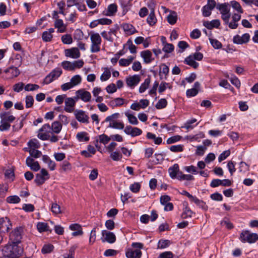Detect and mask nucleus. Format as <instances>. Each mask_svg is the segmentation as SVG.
I'll return each instance as SVG.
<instances>
[{
  "label": "nucleus",
  "instance_id": "nucleus-36",
  "mask_svg": "<svg viewBox=\"0 0 258 258\" xmlns=\"http://www.w3.org/2000/svg\"><path fill=\"white\" fill-rule=\"evenodd\" d=\"M150 82V78L149 77L146 78L144 82L141 84L139 88V92L141 93L144 92L149 87Z\"/></svg>",
  "mask_w": 258,
  "mask_h": 258
},
{
  "label": "nucleus",
  "instance_id": "nucleus-43",
  "mask_svg": "<svg viewBox=\"0 0 258 258\" xmlns=\"http://www.w3.org/2000/svg\"><path fill=\"white\" fill-rule=\"evenodd\" d=\"M125 115L127 117L128 121L130 123L134 125H137L139 123L137 117L128 112H125Z\"/></svg>",
  "mask_w": 258,
  "mask_h": 258
},
{
  "label": "nucleus",
  "instance_id": "nucleus-31",
  "mask_svg": "<svg viewBox=\"0 0 258 258\" xmlns=\"http://www.w3.org/2000/svg\"><path fill=\"white\" fill-rule=\"evenodd\" d=\"M62 128V125L60 122L58 121H55L52 122L51 129L52 130L53 132L55 134H58L60 133Z\"/></svg>",
  "mask_w": 258,
  "mask_h": 258
},
{
  "label": "nucleus",
  "instance_id": "nucleus-53",
  "mask_svg": "<svg viewBox=\"0 0 258 258\" xmlns=\"http://www.w3.org/2000/svg\"><path fill=\"white\" fill-rule=\"evenodd\" d=\"M196 121L197 119L195 118H192L191 119L187 120L184 124V127L187 130L194 128L195 126L198 124V123H197L195 125H192V124L196 122Z\"/></svg>",
  "mask_w": 258,
  "mask_h": 258
},
{
  "label": "nucleus",
  "instance_id": "nucleus-47",
  "mask_svg": "<svg viewBox=\"0 0 258 258\" xmlns=\"http://www.w3.org/2000/svg\"><path fill=\"white\" fill-rule=\"evenodd\" d=\"M210 42L215 49H220L222 48V43L216 39L209 38Z\"/></svg>",
  "mask_w": 258,
  "mask_h": 258
},
{
  "label": "nucleus",
  "instance_id": "nucleus-13",
  "mask_svg": "<svg viewBox=\"0 0 258 258\" xmlns=\"http://www.w3.org/2000/svg\"><path fill=\"white\" fill-rule=\"evenodd\" d=\"M76 101L71 97L66 98L64 110L67 112H72L74 110Z\"/></svg>",
  "mask_w": 258,
  "mask_h": 258
},
{
  "label": "nucleus",
  "instance_id": "nucleus-33",
  "mask_svg": "<svg viewBox=\"0 0 258 258\" xmlns=\"http://www.w3.org/2000/svg\"><path fill=\"white\" fill-rule=\"evenodd\" d=\"M194 214H195V213L192 211L188 206H186L183 209V211L181 214V218L182 219L191 218Z\"/></svg>",
  "mask_w": 258,
  "mask_h": 258
},
{
  "label": "nucleus",
  "instance_id": "nucleus-59",
  "mask_svg": "<svg viewBox=\"0 0 258 258\" xmlns=\"http://www.w3.org/2000/svg\"><path fill=\"white\" fill-rule=\"evenodd\" d=\"M61 168L63 171H67L72 169V165L69 161L64 160L61 164Z\"/></svg>",
  "mask_w": 258,
  "mask_h": 258
},
{
  "label": "nucleus",
  "instance_id": "nucleus-34",
  "mask_svg": "<svg viewBox=\"0 0 258 258\" xmlns=\"http://www.w3.org/2000/svg\"><path fill=\"white\" fill-rule=\"evenodd\" d=\"M117 6L115 4H111L107 7V16H111L115 14L117 12Z\"/></svg>",
  "mask_w": 258,
  "mask_h": 258
},
{
  "label": "nucleus",
  "instance_id": "nucleus-22",
  "mask_svg": "<svg viewBox=\"0 0 258 258\" xmlns=\"http://www.w3.org/2000/svg\"><path fill=\"white\" fill-rule=\"evenodd\" d=\"M216 9L220 11L221 14L230 12V6L228 3H218Z\"/></svg>",
  "mask_w": 258,
  "mask_h": 258
},
{
  "label": "nucleus",
  "instance_id": "nucleus-39",
  "mask_svg": "<svg viewBox=\"0 0 258 258\" xmlns=\"http://www.w3.org/2000/svg\"><path fill=\"white\" fill-rule=\"evenodd\" d=\"M54 249V246L51 244H44L42 249H41V252L43 254H46L50 253L53 251Z\"/></svg>",
  "mask_w": 258,
  "mask_h": 258
},
{
  "label": "nucleus",
  "instance_id": "nucleus-37",
  "mask_svg": "<svg viewBox=\"0 0 258 258\" xmlns=\"http://www.w3.org/2000/svg\"><path fill=\"white\" fill-rule=\"evenodd\" d=\"M177 20V15L175 12H172L167 16V21L171 25L176 23Z\"/></svg>",
  "mask_w": 258,
  "mask_h": 258
},
{
  "label": "nucleus",
  "instance_id": "nucleus-12",
  "mask_svg": "<svg viewBox=\"0 0 258 258\" xmlns=\"http://www.w3.org/2000/svg\"><path fill=\"white\" fill-rule=\"evenodd\" d=\"M76 94L78 98L81 99L85 102H88L91 100V93L84 89H80L77 91Z\"/></svg>",
  "mask_w": 258,
  "mask_h": 258
},
{
  "label": "nucleus",
  "instance_id": "nucleus-24",
  "mask_svg": "<svg viewBox=\"0 0 258 258\" xmlns=\"http://www.w3.org/2000/svg\"><path fill=\"white\" fill-rule=\"evenodd\" d=\"M0 118L3 121L8 122H12L15 119V117L12 115H10L9 112H3L0 113Z\"/></svg>",
  "mask_w": 258,
  "mask_h": 258
},
{
  "label": "nucleus",
  "instance_id": "nucleus-32",
  "mask_svg": "<svg viewBox=\"0 0 258 258\" xmlns=\"http://www.w3.org/2000/svg\"><path fill=\"white\" fill-rule=\"evenodd\" d=\"M194 202L199 208H201L202 210L204 211H207L208 210V207L206 205V203L202 200L199 199L196 197L192 201Z\"/></svg>",
  "mask_w": 258,
  "mask_h": 258
},
{
  "label": "nucleus",
  "instance_id": "nucleus-29",
  "mask_svg": "<svg viewBox=\"0 0 258 258\" xmlns=\"http://www.w3.org/2000/svg\"><path fill=\"white\" fill-rule=\"evenodd\" d=\"M76 138L79 142H87L90 139L88 134L85 132L78 133L77 134Z\"/></svg>",
  "mask_w": 258,
  "mask_h": 258
},
{
  "label": "nucleus",
  "instance_id": "nucleus-19",
  "mask_svg": "<svg viewBox=\"0 0 258 258\" xmlns=\"http://www.w3.org/2000/svg\"><path fill=\"white\" fill-rule=\"evenodd\" d=\"M203 25L208 29L211 30L214 28H218L220 25V21L218 19L213 20L211 21H205Z\"/></svg>",
  "mask_w": 258,
  "mask_h": 258
},
{
  "label": "nucleus",
  "instance_id": "nucleus-49",
  "mask_svg": "<svg viewBox=\"0 0 258 258\" xmlns=\"http://www.w3.org/2000/svg\"><path fill=\"white\" fill-rule=\"evenodd\" d=\"M26 107L29 108L32 107L34 103V98L31 95L26 96L25 98Z\"/></svg>",
  "mask_w": 258,
  "mask_h": 258
},
{
  "label": "nucleus",
  "instance_id": "nucleus-62",
  "mask_svg": "<svg viewBox=\"0 0 258 258\" xmlns=\"http://www.w3.org/2000/svg\"><path fill=\"white\" fill-rule=\"evenodd\" d=\"M174 254L170 251H166L160 253L158 258H173Z\"/></svg>",
  "mask_w": 258,
  "mask_h": 258
},
{
  "label": "nucleus",
  "instance_id": "nucleus-51",
  "mask_svg": "<svg viewBox=\"0 0 258 258\" xmlns=\"http://www.w3.org/2000/svg\"><path fill=\"white\" fill-rule=\"evenodd\" d=\"M81 82V77L79 75H76L73 76L71 79V83L73 87L79 84Z\"/></svg>",
  "mask_w": 258,
  "mask_h": 258
},
{
  "label": "nucleus",
  "instance_id": "nucleus-23",
  "mask_svg": "<svg viewBox=\"0 0 258 258\" xmlns=\"http://www.w3.org/2000/svg\"><path fill=\"white\" fill-rule=\"evenodd\" d=\"M157 22V19L155 14V11L154 9H152L150 13L147 18V23L150 26H153Z\"/></svg>",
  "mask_w": 258,
  "mask_h": 258
},
{
  "label": "nucleus",
  "instance_id": "nucleus-42",
  "mask_svg": "<svg viewBox=\"0 0 258 258\" xmlns=\"http://www.w3.org/2000/svg\"><path fill=\"white\" fill-rule=\"evenodd\" d=\"M37 228L39 232H43L49 230V226L46 223L39 222L37 224Z\"/></svg>",
  "mask_w": 258,
  "mask_h": 258
},
{
  "label": "nucleus",
  "instance_id": "nucleus-46",
  "mask_svg": "<svg viewBox=\"0 0 258 258\" xmlns=\"http://www.w3.org/2000/svg\"><path fill=\"white\" fill-rule=\"evenodd\" d=\"M230 4H231L232 7L234 9L236 10L238 12H239L240 13H243V11L241 7L240 4L238 2H237L235 1H232L230 2Z\"/></svg>",
  "mask_w": 258,
  "mask_h": 258
},
{
  "label": "nucleus",
  "instance_id": "nucleus-16",
  "mask_svg": "<svg viewBox=\"0 0 258 258\" xmlns=\"http://www.w3.org/2000/svg\"><path fill=\"white\" fill-rule=\"evenodd\" d=\"M102 235L105 237V240L109 243H113L116 241V236L115 234L111 232L106 230L102 231Z\"/></svg>",
  "mask_w": 258,
  "mask_h": 258
},
{
  "label": "nucleus",
  "instance_id": "nucleus-10",
  "mask_svg": "<svg viewBox=\"0 0 258 258\" xmlns=\"http://www.w3.org/2000/svg\"><path fill=\"white\" fill-rule=\"evenodd\" d=\"M76 118L80 122L88 124L89 123V117L82 110H77L75 112Z\"/></svg>",
  "mask_w": 258,
  "mask_h": 258
},
{
  "label": "nucleus",
  "instance_id": "nucleus-40",
  "mask_svg": "<svg viewBox=\"0 0 258 258\" xmlns=\"http://www.w3.org/2000/svg\"><path fill=\"white\" fill-rule=\"evenodd\" d=\"M124 124L122 122L115 121L110 122L108 127L115 129L122 130L124 128Z\"/></svg>",
  "mask_w": 258,
  "mask_h": 258
},
{
  "label": "nucleus",
  "instance_id": "nucleus-11",
  "mask_svg": "<svg viewBox=\"0 0 258 258\" xmlns=\"http://www.w3.org/2000/svg\"><path fill=\"white\" fill-rule=\"evenodd\" d=\"M124 132L128 135L135 137L141 135L143 132L142 130L137 127H132L131 125H127L124 129Z\"/></svg>",
  "mask_w": 258,
  "mask_h": 258
},
{
  "label": "nucleus",
  "instance_id": "nucleus-41",
  "mask_svg": "<svg viewBox=\"0 0 258 258\" xmlns=\"http://www.w3.org/2000/svg\"><path fill=\"white\" fill-rule=\"evenodd\" d=\"M6 201L10 204H18L20 202L21 199L18 196H10L7 198Z\"/></svg>",
  "mask_w": 258,
  "mask_h": 258
},
{
  "label": "nucleus",
  "instance_id": "nucleus-28",
  "mask_svg": "<svg viewBox=\"0 0 258 258\" xmlns=\"http://www.w3.org/2000/svg\"><path fill=\"white\" fill-rule=\"evenodd\" d=\"M146 137L148 139L153 140L155 144L160 145L162 143V139L161 137H156V135L152 133H147Z\"/></svg>",
  "mask_w": 258,
  "mask_h": 258
},
{
  "label": "nucleus",
  "instance_id": "nucleus-63",
  "mask_svg": "<svg viewBox=\"0 0 258 258\" xmlns=\"http://www.w3.org/2000/svg\"><path fill=\"white\" fill-rule=\"evenodd\" d=\"M141 184L138 182H135L134 183L132 184L130 187V190L134 193H137L139 192Z\"/></svg>",
  "mask_w": 258,
  "mask_h": 258
},
{
  "label": "nucleus",
  "instance_id": "nucleus-54",
  "mask_svg": "<svg viewBox=\"0 0 258 258\" xmlns=\"http://www.w3.org/2000/svg\"><path fill=\"white\" fill-rule=\"evenodd\" d=\"M110 157L113 161H118L121 159L122 156L119 152L115 151L111 153Z\"/></svg>",
  "mask_w": 258,
  "mask_h": 258
},
{
  "label": "nucleus",
  "instance_id": "nucleus-35",
  "mask_svg": "<svg viewBox=\"0 0 258 258\" xmlns=\"http://www.w3.org/2000/svg\"><path fill=\"white\" fill-rule=\"evenodd\" d=\"M111 77L110 69L108 68H104V72L100 76V80L102 82L108 80Z\"/></svg>",
  "mask_w": 258,
  "mask_h": 258
},
{
  "label": "nucleus",
  "instance_id": "nucleus-21",
  "mask_svg": "<svg viewBox=\"0 0 258 258\" xmlns=\"http://www.w3.org/2000/svg\"><path fill=\"white\" fill-rule=\"evenodd\" d=\"M141 56L144 59V62L146 63H151L154 59V58L152 57V54L149 50L141 51Z\"/></svg>",
  "mask_w": 258,
  "mask_h": 258
},
{
  "label": "nucleus",
  "instance_id": "nucleus-5",
  "mask_svg": "<svg viewBox=\"0 0 258 258\" xmlns=\"http://www.w3.org/2000/svg\"><path fill=\"white\" fill-rule=\"evenodd\" d=\"M5 76L4 78L6 80L13 79L18 77L20 74V71L17 67L11 66L4 71Z\"/></svg>",
  "mask_w": 258,
  "mask_h": 258
},
{
  "label": "nucleus",
  "instance_id": "nucleus-56",
  "mask_svg": "<svg viewBox=\"0 0 258 258\" xmlns=\"http://www.w3.org/2000/svg\"><path fill=\"white\" fill-rule=\"evenodd\" d=\"M62 68L67 71H74L72 62L69 61H63L61 62Z\"/></svg>",
  "mask_w": 258,
  "mask_h": 258
},
{
  "label": "nucleus",
  "instance_id": "nucleus-38",
  "mask_svg": "<svg viewBox=\"0 0 258 258\" xmlns=\"http://www.w3.org/2000/svg\"><path fill=\"white\" fill-rule=\"evenodd\" d=\"M62 70L60 68H57L53 69L49 74H50V76H51V78H53L54 80L57 79L61 74H62Z\"/></svg>",
  "mask_w": 258,
  "mask_h": 258
},
{
  "label": "nucleus",
  "instance_id": "nucleus-60",
  "mask_svg": "<svg viewBox=\"0 0 258 258\" xmlns=\"http://www.w3.org/2000/svg\"><path fill=\"white\" fill-rule=\"evenodd\" d=\"M230 155V151L229 150L223 151L220 154L218 157V161L221 162L223 160L226 159Z\"/></svg>",
  "mask_w": 258,
  "mask_h": 258
},
{
  "label": "nucleus",
  "instance_id": "nucleus-3",
  "mask_svg": "<svg viewBox=\"0 0 258 258\" xmlns=\"http://www.w3.org/2000/svg\"><path fill=\"white\" fill-rule=\"evenodd\" d=\"M239 239L242 243H254L258 240V234L256 233H251L247 230H242Z\"/></svg>",
  "mask_w": 258,
  "mask_h": 258
},
{
  "label": "nucleus",
  "instance_id": "nucleus-4",
  "mask_svg": "<svg viewBox=\"0 0 258 258\" xmlns=\"http://www.w3.org/2000/svg\"><path fill=\"white\" fill-rule=\"evenodd\" d=\"M91 45L90 51L92 53H96L100 50L102 39L99 33H92L90 34Z\"/></svg>",
  "mask_w": 258,
  "mask_h": 258
},
{
  "label": "nucleus",
  "instance_id": "nucleus-1",
  "mask_svg": "<svg viewBox=\"0 0 258 258\" xmlns=\"http://www.w3.org/2000/svg\"><path fill=\"white\" fill-rule=\"evenodd\" d=\"M23 248L20 245L9 242L3 249V255L4 258H18L23 253Z\"/></svg>",
  "mask_w": 258,
  "mask_h": 258
},
{
  "label": "nucleus",
  "instance_id": "nucleus-44",
  "mask_svg": "<svg viewBox=\"0 0 258 258\" xmlns=\"http://www.w3.org/2000/svg\"><path fill=\"white\" fill-rule=\"evenodd\" d=\"M61 40L63 44H70L73 42V39L71 34H67L61 36Z\"/></svg>",
  "mask_w": 258,
  "mask_h": 258
},
{
  "label": "nucleus",
  "instance_id": "nucleus-61",
  "mask_svg": "<svg viewBox=\"0 0 258 258\" xmlns=\"http://www.w3.org/2000/svg\"><path fill=\"white\" fill-rule=\"evenodd\" d=\"M121 7L122 9V15H125L130 9V5L128 2H121L120 3Z\"/></svg>",
  "mask_w": 258,
  "mask_h": 258
},
{
  "label": "nucleus",
  "instance_id": "nucleus-52",
  "mask_svg": "<svg viewBox=\"0 0 258 258\" xmlns=\"http://www.w3.org/2000/svg\"><path fill=\"white\" fill-rule=\"evenodd\" d=\"M28 151L30 156L34 158H38L42 155L41 151L35 150V149H31Z\"/></svg>",
  "mask_w": 258,
  "mask_h": 258
},
{
  "label": "nucleus",
  "instance_id": "nucleus-30",
  "mask_svg": "<svg viewBox=\"0 0 258 258\" xmlns=\"http://www.w3.org/2000/svg\"><path fill=\"white\" fill-rule=\"evenodd\" d=\"M171 242L169 240L161 239L159 240L157 245V248L159 249H164L168 247Z\"/></svg>",
  "mask_w": 258,
  "mask_h": 258
},
{
  "label": "nucleus",
  "instance_id": "nucleus-18",
  "mask_svg": "<svg viewBox=\"0 0 258 258\" xmlns=\"http://www.w3.org/2000/svg\"><path fill=\"white\" fill-rule=\"evenodd\" d=\"M54 26L55 28L57 29V32L64 33L67 30V25L64 24L62 19L55 20L54 22Z\"/></svg>",
  "mask_w": 258,
  "mask_h": 258
},
{
  "label": "nucleus",
  "instance_id": "nucleus-57",
  "mask_svg": "<svg viewBox=\"0 0 258 258\" xmlns=\"http://www.w3.org/2000/svg\"><path fill=\"white\" fill-rule=\"evenodd\" d=\"M174 45L172 44L168 43L163 46L162 50L165 53H169L172 52L174 50Z\"/></svg>",
  "mask_w": 258,
  "mask_h": 258
},
{
  "label": "nucleus",
  "instance_id": "nucleus-15",
  "mask_svg": "<svg viewBox=\"0 0 258 258\" xmlns=\"http://www.w3.org/2000/svg\"><path fill=\"white\" fill-rule=\"evenodd\" d=\"M142 255V251L138 249L134 250L129 248L125 252V256L127 258H141Z\"/></svg>",
  "mask_w": 258,
  "mask_h": 258
},
{
  "label": "nucleus",
  "instance_id": "nucleus-20",
  "mask_svg": "<svg viewBox=\"0 0 258 258\" xmlns=\"http://www.w3.org/2000/svg\"><path fill=\"white\" fill-rule=\"evenodd\" d=\"M54 32L53 28H49L48 31H45L42 33V39L44 42H47L51 41L53 38L52 33Z\"/></svg>",
  "mask_w": 258,
  "mask_h": 258
},
{
  "label": "nucleus",
  "instance_id": "nucleus-9",
  "mask_svg": "<svg viewBox=\"0 0 258 258\" xmlns=\"http://www.w3.org/2000/svg\"><path fill=\"white\" fill-rule=\"evenodd\" d=\"M140 81L141 77L138 75L129 76L125 79L127 86L132 89L134 88L139 83Z\"/></svg>",
  "mask_w": 258,
  "mask_h": 258
},
{
  "label": "nucleus",
  "instance_id": "nucleus-48",
  "mask_svg": "<svg viewBox=\"0 0 258 258\" xmlns=\"http://www.w3.org/2000/svg\"><path fill=\"white\" fill-rule=\"evenodd\" d=\"M221 224L222 226H225L228 229H232L234 227L233 224L227 218H224L221 221Z\"/></svg>",
  "mask_w": 258,
  "mask_h": 258
},
{
  "label": "nucleus",
  "instance_id": "nucleus-6",
  "mask_svg": "<svg viewBox=\"0 0 258 258\" xmlns=\"http://www.w3.org/2000/svg\"><path fill=\"white\" fill-rule=\"evenodd\" d=\"M216 7V3L215 0H208L207 4L204 6L202 9V15L205 17H209L212 11Z\"/></svg>",
  "mask_w": 258,
  "mask_h": 258
},
{
  "label": "nucleus",
  "instance_id": "nucleus-8",
  "mask_svg": "<svg viewBox=\"0 0 258 258\" xmlns=\"http://www.w3.org/2000/svg\"><path fill=\"white\" fill-rule=\"evenodd\" d=\"M12 228V224L10 219L7 217L0 218V232H8Z\"/></svg>",
  "mask_w": 258,
  "mask_h": 258
},
{
  "label": "nucleus",
  "instance_id": "nucleus-58",
  "mask_svg": "<svg viewBox=\"0 0 258 258\" xmlns=\"http://www.w3.org/2000/svg\"><path fill=\"white\" fill-rule=\"evenodd\" d=\"M170 150L173 152L177 153L183 151V145H173L170 147Z\"/></svg>",
  "mask_w": 258,
  "mask_h": 258
},
{
  "label": "nucleus",
  "instance_id": "nucleus-25",
  "mask_svg": "<svg viewBox=\"0 0 258 258\" xmlns=\"http://www.w3.org/2000/svg\"><path fill=\"white\" fill-rule=\"evenodd\" d=\"M184 63L192 67L194 69H197L199 67V63L196 62L191 55L186 57L184 60Z\"/></svg>",
  "mask_w": 258,
  "mask_h": 258
},
{
  "label": "nucleus",
  "instance_id": "nucleus-26",
  "mask_svg": "<svg viewBox=\"0 0 258 258\" xmlns=\"http://www.w3.org/2000/svg\"><path fill=\"white\" fill-rule=\"evenodd\" d=\"M122 28L127 35H132L137 32L133 25L130 24L126 23L123 24Z\"/></svg>",
  "mask_w": 258,
  "mask_h": 258
},
{
  "label": "nucleus",
  "instance_id": "nucleus-45",
  "mask_svg": "<svg viewBox=\"0 0 258 258\" xmlns=\"http://www.w3.org/2000/svg\"><path fill=\"white\" fill-rule=\"evenodd\" d=\"M167 105V101L165 99L162 98L158 101L156 103L155 107L157 109H161L166 107Z\"/></svg>",
  "mask_w": 258,
  "mask_h": 258
},
{
  "label": "nucleus",
  "instance_id": "nucleus-64",
  "mask_svg": "<svg viewBox=\"0 0 258 258\" xmlns=\"http://www.w3.org/2000/svg\"><path fill=\"white\" fill-rule=\"evenodd\" d=\"M99 142L104 145L107 144L109 141L110 138L105 134H102L99 136Z\"/></svg>",
  "mask_w": 258,
  "mask_h": 258
},
{
  "label": "nucleus",
  "instance_id": "nucleus-50",
  "mask_svg": "<svg viewBox=\"0 0 258 258\" xmlns=\"http://www.w3.org/2000/svg\"><path fill=\"white\" fill-rule=\"evenodd\" d=\"M51 211L54 215H57L61 213L60 207L57 203H52L51 207Z\"/></svg>",
  "mask_w": 258,
  "mask_h": 258
},
{
  "label": "nucleus",
  "instance_id": "nucleus-14",
  "mask_svg": "<svg viewBox=\"0 0 258 258\" xmlns=\"http://www.w3.org/2000/svg\"><path fill=\"white\" fill-rule=\"evenodd\" d=\"M65 55L67 57L73 58H78L80 57V52L77 47H73L71 49L65 50Z\"/></svg>",
  "mask_w": 258,
  "mask_h": 258
},
{
  "label": "nucleus",
  "instance_id": "nucleus-17",
  "mask_svg": "<svg viewBox=\"0 0 258 258\" xmlns=\"http://www.w3.org/2000/svg\"><path fill=\"white\" fill-rule=\"evenodd\" d=\"M169 72V69L165 63H162L160 66L159 76L161 80H167Z\"/></svg>",
  "mask_w": 258,
  "mask_h": 258
},
{
  "label": "nucleus",
  "instance_id": "nucleus-2",
  "mask_svg": "<svg viewBox=\"0 0 258 258\" xmlns=\"http://www.w3.org/2000/svg\"><path fill=\"white\" fill-rule=\"evenodd\" d=\"M23 233V228L21 226L17 227L10 233V242L15 245H19L22 241Z\"/></svg>",
  "mask_w": 258,
  "mask_h": 258
},
{
  "label": "nucleus",
  "instance_id": "nucleus-7",
  "mask_svg": "<svg viewBox=\"0 0 258 258\" xmlns=\"http://www.w3.org/2000/svg\"><path fill=\"white\" fill-rule=\"evenodd\" d=\"M49 178V175L48 171L45 169L42 168L40 171V174H36L34 181L38 185H41Z\"/></svg>",
  "mask_w": 258,
  "mask_h": 258
},
{
  "label": "nucleus",
  "instance_id": "nucleus-55",
  "mask_svg": "<svg viewBox=\"0 0 258 258\" xmlns=\"http://www.w3.org/2000/svg\"><path fill=\"white\" fill-rule=\"evenodd\" d=\"M39 88V86L37 84H28L25 85L24 89L26 91H33Z\"/></svg>",
  "mask_w": 258,
  "mask_h": 258
},
{
  "label": "nucleus",
  "instance_id": "nucleus-27",
  "mask_svg": "<svg viewBox=\"0 0 258 258\" xmlns=\"http://www.w3.org/2000/svg\"><path fill=\"white\" fill-rule=\"evenodd\" d=\"M179 171V166L177 164H174L172 167L168 169V172L171 178H175L177 172Z\"/></svg>",
  "mask_w": 258,
  "mask_h": 258
}]
</instances>
